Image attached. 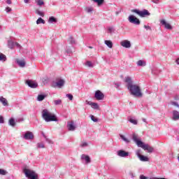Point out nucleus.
<instances>
[{"label": "nucleus", "mask_w": 179, "mask_h": 179, "mask_svg": "<svg viewBox=\"0 0 179 179\" xmlns=\"http://www.w3.org/2000/svg\"><path fill=\"white\" fill-rule=\"evenodd\" d=\"M124 82L127 83V90L131 96H134V97H142V96H143L141 87L137 84L134 83L132 78L129 76L125 77Z\"/></svg>", "instance_id": "nucleus-1"}, {"label": "nucleus", "mask_w": 179, "mask_h": 179, "mask_svg": "<svg viewBox=\"0 0 179 179\" xmlns=\"http://www.w3.org/2000/svg\"><path fill=\"white\" fill-rule=\"evenodd\" d=\"M42 118L45 122H58V118L55 114L50 112L48 109H44L41 112Z\"/></svg>", "instance_id": "nucleus-2"}, {"label": "nucleus", "mask_w": 179, "mask_h": 179, "mask_svg": "<svg viewBox=\"0 0 179 179\" xmlns=\"http://www.w3.org/2000/svg\"><path fill=\"white\" fill-rule=\"evenodd\" d=\"M22 173L28 179H38V175L33 169H29V166H24L22 168Z\"/></svg>", "instance_id": "nucleus-3"}, {"label": "nucleus", "mask_w": 179, "mask_h": 179, "mask_svg": "<svg viewBox=\"0 0 179 179\" xmlns=\"http://www.w3.org/2000/svg\"><path fill=\"white\" fill-rule=\"evenodd\" d=\"M131 12L133 13H136L141 17H146V16H150V13H149V11L146 9H144L141 11L138 9H133L131 10Z\"/></svg>", "instance_id": "nucleus-4"}, {"label": "nucleus", "mask_w": 179, "mask_h": 179, "mask_svg": "<svg viewBox=\"0 0 179 179\" xmlns=\"http://www.w3.org/2000/svg\"><path fill=\"white\" fill-rule=\"evenodd\" d=\"M128 21L129 23H131V24H135L136 26H139V24H141V20L139 18L136 17L134 15H130L128 17Z\"/></svg>", "instance_id": "nucleus-5"}, {"label": "nucleus", "mask_w": 179, "mask_h": 179, "mask_svg": "<svg viewBox=\"0 0 179 179\" xmlns=\"http://www.w3.org/2000/svg\"><path fill=\"white\" fill-rule=\"evenodd\" d=\"M140 148L143 149V150L147 151L148 153H153L155 151V148H153V147L150 146L149 144H145L144 143L140 145Z\"/></svg>", "instance_id": "nucleus-6"}, {"label": "nucleus", "mask_w": 179, "mask_h": 179, "mask_svg": "<svg viewBox=\"0 0 179 179\" xmlns=\"http://www.w3.org/2000/svg\"><path fill=\"white\" fill-rule=\"evenodd\" d=\"M85 104H87L88 106H90L93 110H100V106H99V103L92 102L90 101H85Z\"/></svg>", "instance_id": "nucleus-7"}, {"label": "nucleus", "mask_w": 179, "mask_h": 179, "mask_svg": "<svg viewBox=\"0 0 179 179\" xmlns=\"http://www.w3.org/2000/svg\"><path fill=\"white\" fill-rule=\"evenodd\" d=\"M132 139H133L134 142H135V143H136V145H137V146H138V148H141V145H143V142H142V141L139 140V138L138 137V134H134L133 136H132Z\"/></svg>", "instance_id": "nucleus-8"}, {"label": "nucleus", "mask_w": 179, "mask_h": 179, "mask_svg": "<svg viewBox=\"0 0 179 179\" xmlns=\"http://www.w3.org/2000/svg\"><path fill=\"white\" fill-rule=\"evenodd\" d=\"M24 139H26V141H31L34 139V134H33V132L31 131H27L24 135Z\"/></svg>", "instance_id": "nucleus-9"}, {"label": "nucleus", "mask_w": 179, "mask_h": 179, "mask_svg": "<svg viewBox=\"0 0 179 179\" xmlns=\"http://www.w3.org/2000/svg\"><path fill=\"white\" fill-rule=\"evenodd\" d=\"M94 97L96 100H103L104 94H103V92H101L100 90H96L95 92Z\"/></svg>", "instance_id": "nucleus-10"}, {"label": "nucleus", "mask_w": 179, "mask_h": 179, "mask_svg": "<svg viewBox=\"0 0 179 179\" xmlns=\"http://www.w3.org/2000/svg\"><path fill=\"white\" fill-rule=\"evenodd\" d=\"M160 23H161V24H162V26L164 27V28L166 30H173V27L171 26V24H170L167 22H166V20H162L160 21Z\"/></svg>", "instance_id": "nucleus-11"}, {"label": "nucleus", "mask_w": 179, "mask_h": 179, "mask_svg": "<svg viewBox=\"0 0 179 179\" xmlns=\"http://www.w3.org/2000/svg\"><path fill=\"white\" fill-rule=\"evenodd\" d=\"M26 83L31 89H36V87H38V84H37V83H34V81L31 80H27L26 81Z\"/></svg>", "instance_id": "nucleus-12"}, {"label": "nucleus", "mask_w": 179, "mask_h": 179, "mask_svg": "<svg viewBox=\"0 0 179 179\" xmlns=\"http://www.w3.org/2000/svg\"><path fill=\"white\" fill-rule=\"evenodd\" d=\"M67 129L69 131H73L76 129V126L75 125V122L73 120L67 122Z\"/></svg>", "instance_id": "nucleus-13"}, {"label": "nucleus", "mask_w": 179, "mask_h": 179, "mask_svg": "<svg viewBox=\"0 0 179 179\" xmlns=\"http://www.w3.org/2000/svg\"><path fill=\"white\" fill-rule=\"evenodd\" d=\"M117 156L120 157H127V156H129V152L123 150H120L117 151Z\"/></svg>", "instance_id": "nucleus-14"}, {"label": "nucleus", "mask_w": 179, "mask_h": 179, "mask_svg": "<svg viewBox=\"0 0 179 179\" xmlns=\"http://www.w3.org/2000/svg\"><path fill=\"white\" fill-rule=\"evenodd\" d=\"M65 85V80L63 79L59 80L57 82L55 83V85H52L53 87H59L61 88L62 86Z\"/></svg>", "instance_id": "nucleus-15"}, {"label": "nucleus", "mask_w": 179, "mask_h": 179, "mask_svg": "<svg viewBox=\"0 0 179 179\" xmlns=\"http://www.w3.org/2000/svg\"><path fill=\"white\" fill-rule=\"evenodd\" d=\"M81 160H85L86 164H89V163L92 162V160L90 159V157L85 154L81 155Z\"/></svg>", "instance_id": "nucleus-16"}, {"label": "nucleus", "mask_w": 179, "mask_h": 179, "mask_svg": "<svg viewBox=\"0 0 179 179\" xmlns=\"http://www.w3.org/2000/svg\"><path fill=\"white\" fill-rule=\"evenodd\" d=\"M122 47H124V48H131V42L129 41L124 40L121 42Z\"/></svg>", "instance_id": "nucleus-17"}, {"label": "nucleus", "mask_w": 179, "mask_h": 179, "mask_svg": "<svg viewBox=\"0 0 179 179\" xmlns=\"http://www.w3.org/2000/svg\"><path fill=\"white\" fill-rule=\"evenodd\" d=\"M172 114H173L172 120L173 121H178V120H179V112L178 110H173Z\"/></svg>", "instance_id": "nucleus-18"}, {"label": "nucleus", "mask_w": 179, "mask_h": 179, "mask_svg": "<svg viewBox=\"0 0 179 179\" xmlns=\"http://www.w3.org/2000/svg\"><path fill=\"white\" fill-rule=\"evenodd\" d=\"M16 64L20 66V68H24L26 66V62L24 60H16Z\"/></svg>", "instance_id": "nucleus-19"}, {"label": "nucleus", "mask_w": 179, "mask_h": 179, "mask_svg": "<svg viewBox=\"0 0 179 179\" xmlns=\"http://www.w3.org/2000/svg\"><path fill=\"white\" fill-rule=\"evenodd\" d=\"M0 103H2L3 106L5 107L8 106V100L3 96H0Z\"/></svg>", "instance_id": "nucleus-20"}, {"label": "nucleus", "mask_w": 179, "mask_h": 179, "mask_svg": "<svg viewBox=\"0 0 179 179\" xmlns=\"http://www.w3.org/2000/svg\"><path fill=\"white\" fill-rule=\"evenodd\" d=\"M137 66H146V62L145 60H138L136 62Z\"/></svg>", "instance_id": "nucleus-21"}, {"label": "nucleus", "mask_w": 179, "mask_h": 179, "mask_svg": "<svg viewBox=\"0 0 179 179\" xmlns=\"http://www.w3.org/2000/svg\"><path fill=\"white\" fill-rule=\"evenodd\" d=\"M8 125L10 127H15L16 126V122H15V119L13 117H11L8 121Z\"/></svg>", "instance_id": "nucleus-22"}, {"label": "nucleus", "mask_w": 179, "mask_h": 179, "mask_svg": "<svg viewBox=\"0 0 179 179\" xmlns=\"http://www.w3.org/2000/svg\"><path fill=\"white\" fill-rule=\"evenodd\" d=\"M141 162H149V157L141 155L138 158Z\"/></svg>", "instance_id": "nucleus-23"}, {"label": "nucleus", "mask_w": 179, "mask_h": 179, "mask_svg": "<svg viewBox=\"0 0 179 179\" xmlns=\"http://www.w3.org/2000/svg\"><path fill=\"white\" fill-rule=\"evenodd\" d=\"M45 97H47V95H45V94H38L37 96V101H43V100H44V99H45Z\"/></svg>", "instance_id": "nucleus-24"}, {"label": "nucleus", "mask_w": 179, "mask_h": 179, "mask_svg": "<svg viewBox=\"0 0 179 179\" xmlns=\"http://www.w3.org/2000/svg\"><path fill=\"white\" fill-rule=\"evenodd\" d=\"M57 22H58V20L55 17L51 16L48 19V23H57Z\"/></svg>", "instance_id": "nucleus-25"}, {"label": "nucleus", "mask_w": 179, "mask_h": 179, "mask_svg": "<svg viewBox=\"0 0 179 179\" xmlns=\"http://www.w3.org/2000/svg\"><path fill=\"white\" fill-rule=\"evenodd\" d=\"M120 136L121 139H122V141H124V142H125V143H129V142H131V141H129V139L126 138L125 136H124L122 134H120Z\"/></svg>", "instance_id": "nucleus-26"}, {"label": "nucleus", "mask_w": 179, "mask_h": 179, "mask_svg": "<svg viewBox=\"0 0 179 179\" xmlns=\"http://www.w3.org/2000/svg\"><path fill=\"white\" fill-rule=\"evenodd\" d=\"M8 47L10 48V50H13V47H15V43L13 41H8Z\"/></svg>", "instance_id": "nucleus-27"}, {"label": "nucleus", "mask_w": 179, "mask_h": 179, "mask_svg": "<svg viewBox=\"0 0 179 179\" xmlns=\"http://www.w3.org/2000/svg\"><path fill=\"white\" fill-rule=\"evenodd\" d=\"M105 44L109 48H113V42L111 41H108V40L105 41Z\"/></svg>", "instance_id": "nucleus-28"}, {"label": "nucleus", "mask_w": 179, "mask_h": 179, "mask_svg": "<svg viewBox=\"0 0 179 179\" xmlns=\"http://www.w3.org/2000/svg\"><path fill=\"white\" fill-rule=\"evenodd\" d=\"M41 23H42V24H45V21L43 18L39 17L36 20V24H41Z\"/></svg>", "instance_id": "nucleus-29"}, {"label": "nucleus", "mask_w": 179, "mask_h": 179, "mask_svg": "<svg viewBox=\"0 0 179 179\" xmlns=\"http://www.w3.org/2000/svg\"><path fill=\"white\" fill-rule=\"evenodd\" d=\"M94 2H96L98 5V6H101L103 3H104V0H92Z\"/></svg>", "instance_id": "nucleus-30"}, {"label": "nucleus", "mask_w": 179, "mask_h": 179, "mask_svg": "<svg viewBox=\"0 0 179 179\" xmlns=\"http://www.w3.org/2000/svg\"><path fill=\"white\" fill-rule=\"evenodd\" d=\"M0 61H1V62H5V61H6V55L0 53Z\"/></svg>", "instance_id": "nucleus-31"}, {"label": "nucleus", "mask_w": 179, "mask_h": 179, "mask_svg": "<svg viewBox=\"0 0 179 179\" xmlns=\"http://www.w3.org/2000/svg\"><path fill=\"white\" fill-rule=\"evenodd\" d=\"M53 103L55 106H61L62 104V100L61 99L55 100Z\"/></svg>", "instance_id": "nucleus-32"}, {"label": "nucleus", "mask_w": 179, "mask_h": 179, "mask_svg": "<svg viewBox=\"0 0 179 179\" xmlns=\"http://www.w3.org/2000/svg\"><path fill=\"white\" fill-rule=\"evenodd\" d=\"M36 3L38 6H43V5H44V1L43 0H36Z\"/></svg>", "instance_id": "nucleus-33"}, {"label": "nucleus", "mask_w": 179, "mask_h": 179, "mask_svg": "<svg viewBox=\"0 0 179 179\" xmlns=\"http://www.w3.org/2000/svg\"><path fill=\"white\" fill-rule=\"evenodd\" d=\"M69 42L70 43V44H76V41H75V39L72 36H70L69 38Z\"/></svg>", "instance_id": "nucleus-34"}, {"label": "nucleus", "mask_w": 179, "mask_h": 179, "mask_svg": "<svg viewBox=\"0 0 179 179\" xmlns=\"http://www.w3.org/2000/svg\"><path fill=\"white\" fill-rule=\"evenodd\" d=\"M6 174H8L6 170L0 169V176H6Z\"/></svg>", "instance_id": "nucleus-35"}, {"label": "nucleus", "mask_w": 179, "mask_h": 179, "mask_svg": "<svg viewBox=\"0 0 179 179\" xmlns=\"http://www.w3.org/2000/svg\"><path fill=\"white\" fill-rule=\"evenodd\" d=\"M36 15H38L39 16H41L42 17H44V13L43 11H41L40 10H36Z\"/></svg>", "instance_id": "nucleus-36"}, {"label": "nucleus", "mask_w": 179, "mask_h": 179, "mask_svg": "<svg viewBox=\"0 0 179 179\" xmlns=\"http://www.w3.org/2000/svg\"><path fill=\"white\" fill-rule=\"evenodd\" d=\"M152 75H159V69H157V68L152 69Z\"/></svg>", "instance_id": "nucleus-37"}, {"label": "nucleus", "mask_w": 179, "mask_h": 179, "mask_svg": "<svg viewBox=\"0 0 179 179\" xmlns=\"http://www.w3.org/2000/svg\"><path fill=\"white\" fill-rule=\"evenodd\" d=\"M129 122H131V124H134V125H138V121L133 118L129 119Z\"/></svg>", "instance_id": "nucleus-38"}, {"label": "nucleus", "mask_w": 179, "mask_h": 179, "mask_svg": "<svg viewBox=\"0 0 179 179\" xmlns=\"http://www.w3.org/2000/svg\"><path fill=\"white\" fill-rule=\"evenodd\" d=\"M86 66H88L89 68H93V63H92V62L90 61H87L85 63Z\"/></svg>", "instance_id": "nucleus-39"}, {"label": "nucleus", "mask_w": 179, "mask_h": 179, "mask_svg": "<svg viewBox=\"0 0 179 179\" xmlns=\"http://www.w3.org/2000/svg\"><path fill=\"white\" fill-rule=\"evenodd\" d=\"M90 118L92 120V121H93L94 122H98L99 119H97L96 117H94V115H90Z\"/></svg>", "instance_id": "nucleus-40"}, {"label": "nucleus", "mask_w": 179, "mask_h": 179, "mask_svg": "<svg viewBox=\"0 0 179 179\" xmlns=\"http://www.w3.org/2000/svg\"><path fill=\"white\" fill-rule=\"evenodd\" d=\"M37 148H38L39 149H44V148H45V146L43 143H38L37 144Z\"/></svg>", "instance_id": "nucleus-41"}, {"label": "nucleus", "mask_w": 179, "mask_h": 179, "mask_svg": "<svg viewBox=\"0 0 179 179\" xmlns=\"http://www.w3.org/2000/svg\"><path fill=\"white\" fill-rule=\"evenodd\" d=\"M171 106H175V107H177L178 108H179L178 103H177L176 101H171Z\"/></svg>", "instance_id": "nucleus-42"}, {"label": "nucleus", "mask_w": 179, "mask_h": 179, "mask_svg": "<svg viewBox=\"0 0 179 179\" xmlns=\"http://www.w3.org/2000/svg\"><path fill=\"white\" fill-rule=\"evenodd\" d=\"M141 150H137L136 151V156H137V157H140L142 155H141Z\"/></svg>", "instance_id": "nucleus-43"}, {"label": "nucleus", "mask_w": 179, "mask_h": 179, "mask_svg": "<svg viewBox=\"0 0 179 179\" xmlns=\"http://www.w3.org/2000/svg\"><path fill=\"white\" fill-rule=\"evenodd\" d=\"M66 96L68 97V99H69L71 101L73 100V95L71 94H67Z\"/></svg>", "instance_id": "nucleus-44"}, {"label": "nucleus", "mask_w": 179, "mask_h": 179, "mask_svg": "<svg viewBox=\"0 0 179 179\" xmlns=\"http://www.w3.org/2000/svg\"><path fill=\"white\" fill-rule=\"evenodd\" d=\"M86 12H87V13H90L91 12H93V8H92V7L87 8Z\"/></svg>", "instance_id": "nucleus-45"}, {"label": "nucleus", "mask_w": 179, "mask_h": 179, "mask_svg": "<svg viewBox=\"0 0 179 179\" xmlns=\"http://www.w3.org/2000/svg\"><path fill=\"white\" fill-rule=\"evenodd\" d=\"M120 86H121V83H115V87L120 90Z\"/></svg>", "instance_id": "nucleus-46"}, {"label": "nucleus", "mask_w": 179, "mask_h": 179, "mask_svg": "<svg viewBox=\"0 0 179 179\" xmlns=\"http://www.w3.org/2000/svg\"><path fill=\"white\" fill-rule=\"evenodd\" d=\"M114 31V28L112 27H108V33H113Z\"/></svg>", "instance_id": "nucleus-47"}, {"label": "nucleus", "mask_w": 179, "mask_h": 179, "mask_svg": "<svg viewBox=\"0 0 179 179\" xmlns=\"http://www.w3.org/2000/svg\"><path fill=\"white\" fill-rule=\"evenodd\" d=\"M144 29L152 31V27H150L149 25H144Z\"/></svg>", "instance_id": "nucleus-48"}, {"label": "nucleus", "mask_w": 179, "mask_h": 179, "mask_svg": "<svg viewBox=\"0 0 179 179\" xmlns=\"http://www.w3.org/2000/svg\"><path fill=\"white\" fill-rule=\"evenodd\" d=\"M14 45H15L17 47V48H22V46L20 45V44H19L18 43L15 42L14 43Z\"/></svg>", "instance_id": "nucleus-49"}, {"label": "nucleus", "mask_w": 179, "mask_h": 179, "mask_svg": "<svg viewBox=\"0 0 179 179\" xmlns=\"http://www.w3.org/2000/svg\"><path fill=\"white\" fill-rule=\"evenodd\" d=\"M5 120H3V117L0 115V124H3Z\"/></svg>", "instance_id": "nucleus-50"}, {"label": "nucleus", "mask_w": 179, "mask_h": 179, "mask_svg": "<svg viewBox=\"0 0 179 179\" xmlns=\"http://www.w3.org/2000/svg\"><path fill=\"white\" fill-rule=\"evenodd\" d=\"M6 10L7 13H9V12H10V11L12 10V8H9V7H7V8H6Z\"/></svg>", "instance_id": "nucleus-51"}, {"label": "nucleus", "mask_w": 179, "mask_h": 179, "mask_svg": "<svg viewBox=\"0 0 179 179\" xmlns=\"http://www.w3.org/2000/svg\"><path fill=\"white\" fill-rule=\"evenodd\" d=\"M45 141L48 142V143H50V144H52L53 143L52 141H51L50 138H46Z\"/></svg>", "instance_id": "nucleus-52"}, {"label": "nucleus", "mask_w": 179, "mask_h": 179, "mask_svg": "<svg viewBox=\"0 0 179 179\" xmlns=\"http://www.w3.org/2000/svg\"><path fill=\"white\" fill-rule=\"evenodd\" d=\"M140 179H148V178L146 176H143V175H141L140 176Z\"/></svg>", "instance_id": "nucleus-53"}, {"label": "nucleus", "mask_w": 179, "mask_h": 179, "mask_svg": "<svg viewBox=\"0 0 179 179\" xmlns=\"http://www.w3.org/2000/svg\"><path fill=\"white\" fill-rule=\"evenodd\" d=\"M81 146H82L83 148H85V147L87 146V143H83L81 145Z\"/></svg>", "instance_id": "nucleus-54"}, {"label": "nucleus", "mask_w": 179, "mask_h": 179, "mask_svg": "<svg viewBox=\"0 0 179 179\" xmlns=\"http://www.w3.org/2000/svg\"><path fill=\"white\" fill-rule=\"evenodd\" d=\"M153 3H159V0H152Z\"/></svg>", "instance_id": "nucleus-55"}, {"label": "nucleus", "mask_w": 179, "mask_h": 179, "mask_svg": "<svg viewBox=\"0 0 179 179\" xmlns=\"http://www.w3.org/2000/svg\"><path fill=\"white\" fill-rule=\"evenodd\" d=\"M6 3H8V5H10V3H12V1H10V0H7V1H6Z\"/></svg>", "instance_id": "nucleus-56"}, {"label": "nucleus", "mask_w": 179, "mask_h": 179, "mask_svg": "<svg viewBox=\"0 0 179 179\" xmlns=\"http://www.w3.org/2000/svg\"><path fill=\"white\" fill-rule=\"evenodd\" d=\"M24 3H29L30 2V0H24Z\"/></svg>", "instance_id": "nucleus-57"}, {"label": "nucleus", "mask_w": 179, "mask_h": 179, "mask_svg": "<svg viewBox=\"0 0 179 179\" xmlns=\"http://www.w3.org/2000/svg\"><path fill=\"white\" fill-rule=\"evenodd\" d=\"M176 63L177 64V65H179V58H178V59L176 60Z\"/></svg>", "instance_id": "nucleus-58"}, {"label": "nucleus", "mask_w": 179, "mask_h": 179, "mask_svg": "<svg viewBox=\"0 0 179 179\" xmlns=\"http://www.w3.org/2000/svg\"><path fill=\"white\" fill-rule=\"evenodd\" d=\"M143 121L144 122H146V119H143Z\"/></svg>", "instance_id": "nucleus-59"}, {"label": "nucleus", "mask_w": 179, "mask_h": 179, "mask_svg": "<svg viewBox=\"0 0 179 179\" xmlns=\"http://www.w3.org/2000/svg\"><path fill=\"white\" fill-rule=\"evenodd\" d=\"M42 135H43V138L45 136V134H44V133H42Z\"/></svg>", "instance_id": "nucleus-60"}, {"label": "nucleus", "mask_w": 179, "mask_h": 179, "mask_svg": "<svg viewBox=\"0 0 179 179\" xmlns=\"http://www.w3.org/2000/svg\"><path fill=\"white\" fill-rule=\"evenodd\" d=\"M44 138H45V141H46V139L48 138L47 137V136H45Z\"/></svg>", "instance_id": "nucleus-61"}, {"label": "nucleus", "mask_w": 179, "mask_h": 179, "mask_svg": "<svg viewBox=\"0 0 179 179\" xmlns=\"http://www.w3.org/2000/svg\"><path fill=\"white\" fill-rule=\"evenodd\" d=\"M88 48L92 49V48H93V47H92V46H89V47H88Z\"/></svg>", "instance_id": "nucleus-62"}]
</instances>
